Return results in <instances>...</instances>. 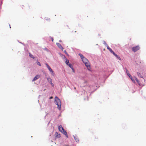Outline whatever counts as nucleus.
<instances>
[{"instance_id":"14","label":"nucleus","mask_w":146,"mask_h":146,"mask_svg":"<svg viewBox=\"0 0 146 146\" xmlns=\"http://www.w3.org/2000/svg\"><path fill=\"white\" fill-rule=\"evenodd\" d=\"M47 80L48 81V82L50 83V82H52V79L50 78H48L47 79Z\"/></svg>"},{"instance_id":"7","label":"nucleus","mask_w":146,"mask_h":146,"mask_svg":"<svg viewBox=\"0 0 146 146\" xmlns=\"http://www.w3.org/2000/svg\"><path fill=\"white\" fill-rule=\"evenodd\" d=\"M40 77V76L39 75H36L32 80L33 82H34L36 80Z\"/></svg>"},{"instance_id":"3","label":"nucleus","mask_w":146,"mask_h":146,"mask_svg":"<svg viewBox=\"0 0 146 146\" xmlns=\"http://www.w3.org/2000/svg\"><path fill=\"white\" fill-rule=\"evenodd\" d=\"M58 129L67 138H68V136L66 132L64 129L61 125H60L58 126Z\"/></svg>"},{"instance_id":"24","label":"nucleus","mask_w":146,"mask_h":146,"mask_svg":"<svg viewBox=\"0 0 146 146\" xmlns=\"http://www.w3.org/2000/svg\"><path fill=\"white\" fill-rule=\"evenodd\" d=\"M64 52L67 55H68V54L67 53V52H66V50H64Z\"/></svg>"},{"instance_id":"20","label":"nucleus","mask_w":146,"mask_h":146,"mask_svg":"<svg viewBox=\"0 0 146 146\" xmlns=\"http://www.w3.org/2000/svg\"><path fill=\"white\" fill-rule=\"evenodd\" d=\"M109 50L112 54L114 53V52L112 50L111 48Z\"/></svg>"},{"instance_id":"12","label":"nucleus","mask_w":146,"mask_h":146,"mask_svg":"<svg viewBox=\"0 0 146 146\" xmlns=\"http://www.w3.org/2000/svg\"><path fill=\"white\" fill-rule=\"evenodd\" d=\"M65 62H66V64L67 65H68V64H69V60H68L67 59H66V61Z\"/></svg>"},{"instance_id":"32","label":"nucleus","mask_w":146,"mask_h":146,"mask_svg":"<svg viewBox=\"0 0 146 146\" xmlns=\"http://www.w3.org/2000/svg\"><path fill=\"white\" fill-rule=\"evenodd\" d=\"M74 89H76V87H74Z\"/></svg>"},{"instance_id":"22","label":"nucleus","mask_w":146,"mask_h":146,"mask_svg":"<svg viewBox=\"0 0 146 146\" xmlns=\"http://www.w3.org/2000/svg\"><path fill=\"white\" fill-rule=\"evenodd\" d=\"M119 60H121V58H120L119 57V56L118 55V56H117V57H116Z\"/></svg>"},{"instance_id":"21","label":"nucleus","mask_w":146,"mask_h":146,"mask_svg":"<svg viewBox=\"0 0 146 146\" xmlns=\"http://www.w3.org/2000/svg\"><path fill=\"white\" fill-rule=\"evenodd\" d=\"M116 57H117L118 55L115 54V53L114 52L113 53V54Z\"/></svg>"},{"instance_id":"10","label":"nucleus","mask_w":146,"mask_h":146,"mask_svg":"<svg viewBox=\"0 0 146 146\" xmlns=\"http://www.w3.org/2000/svg\"><path fill=\"white\" fill-rule=\"evenodd\" d=\"M29 56L30 57L33 59L35 58V57H34V56L30 53H29Z\"/></svg>"},{"instance_id":"5","label":"nucleus","mask_w":146,"mask_h":146,"mask_svg":"<svg viewBox=\"0 0 146 146\" xmlns=\"http://www.w3.org/2000/svg\"><path fill=\"white\" fill-rule=\"evenodd\" d=\"M54 135L55 137L56 138H59L61 137L60 135L57 132L55 133Z\"/></svg>"},{"instance_id":"18","label":"nucleus","mask_w":146,"mask_h":146,"mask_svg":"<svg viewBox=\"0 0 146 146\" xmlns=\"http://www.w3.org/2000/svg\"><path fill=\"white\" fill-rule=\"evenodd\" d=\"M37 64L39 66H41V65L40 63V62H39L37 61L36 62Z\"/></svg>"},{"instance_id":"9","label":"nucleus","mask_w":146,"mask_h":146,"mask_svg":"<svg viewBox=\"0 0 146 146\" xmlns=\"http://www.w3.org/2000/svg\"><path fill=\"white\" fill-rule=\"evenodd\" d=\"M68 66L72 69L73 71L74 72V70L73 68V66L70 64H68Z\"/></svg>"},{"instance_id":"23","label":"nucleus","mask_w":146,"mask_h":146,"mask_svg":"<svg viewBox=\"0 0 146 146\" xmlns=\"http://www.w3.org/2000/svg\"><path fill=\"white\" fill-rule=\"evenodd\" d=\"M45 64L46 65L48 68V67H50L48 65V64H47L46 63Z\"/></svg>"},{"instance_id":"30","label":"nucleus","mask_w":146,"mask_h":146,"mask_svg":"<svg viewBox=\"0 0 146 146\" xmlns=\"http://www.w3.org/2000/svg\"><path fill=\"white\" fill-rule=\"evenodd\" d=\"M53 40H54L53 38H52V41H53Z\"/></svg>"},{"instance_id":"13","label":"nucleus","mask_w":146,"mask_h":146,"mask_svg":"<svg viewBox=\"0 0 146 146\" xmlns=\"http://www.w3.org/2000/svg\"><path fill=\"white\" fill-rule=\"evenodd\" d=\"M74 139H75V141L76 142H79V139H78V138H76V137H74Z\"/></svg>"},{"instance_id":"19","label":"nucleus","mask_w":146,"mask_h":146,"mask_svg":"<svg viewBox=\"0 0 146 146\" xmlns=\"http://www.w3.org/2000/svg\"><path fill=\"white\" fill-rule=\"evenodd\" d=\"M109 50L112 54L114 53V52L112 50L111 48Z\"/></svg>"},{"instance_id":"17","label":"nucleus","mask_w":146,"mask_h":146,"mask_svg":"<svg viewBox=\"0 0 146 146\" xmlns=\"http://www.w3.org/2000/svg\"><path fill=\"white\" fill-rule=\"evenodd\" d=\"M129 78L131 79L132 81L134 82H135V80H134V79L133 78L132 76H131V77H130Z\"/></svg>"},{"instance_id":"29","label":"nucleus","mask_w":146,"mask_h":146,"mask_svg":"<svg viewBox=\"0 0 146 146\" xmlns=\"http://www.w3.org/2000/svg\"><path fill=\"white\" fill-rule=\"evenodd\" d=\"M53 98V97L52 96H51L50 97V98H49V99H52Z\"/></svg>"},{"instance_id":"4","label":"nucleus","mask_w":146,"mask_h":146,"mask_svg":"<svg viewBox=\"0 0 146 146\" xmlns=\"http://www.w3.org/2000/svg\"><path fill=\"white\" fill-rule=\"evenodd\" d=\"M140 48L139 46H137L132 48V50L134 52H135L139 49Z\"/></svg>"},{"instance_id":"31","label":"nucleus","mask_w":146,"mask_h":146,"mask_svg":"<svg viewBox=\"0 0 146 146\" xmlns=\"http://www.w3.org/2000/svg\"><path fill=\"white\" fill-rule=\"evenodd\" d=\"M50 84H52V82H50Z\"/></svg>"},{"instance_id":"1","label":"nucleus","mask_w":146,"mask_h":146,"mask_svg":"<svg viewBox=\"0 0 146 146\" xmlns=\"http://www.w3.org/2000/svg\"><path fill=\"white\" fill-rule=\"evenodd\" d=\"M79 55L80 56L82 61L85 64L88 70L90 69V64L87 59L84 57L81 54H79Z\"/></svg>"},{"instance_id":"33","label":"nucleus","mask_w":146,"mask_h":146,"mask_svg":"<svg viewBox=\"0 0 146 146\" xmlns=\"http://www.w3.org/2000/svg\"><path fill=\"white\" fill-rule=\"evenodd\" d=\"M64 58H66V57H65V56H64Z\"/></svg>"},{"instance_id":"25","label":"nucleus","mask_w":146,"mask_h":146,"mask_svg":"<svg viewBox=\"0 0 146 146\" xmlns=\"http://www.w3.org/2000/svg\"><path fill=\"white\" fill-rule=\"evenodd\" d=\"M127 75L128 76H129V77H131V76L129 74V73H128V74H127Z\"/></svg>"},{"instance_id":"2","label":"nucleus","mask_w":146,"mask_h":146,"mask_svg":"<svg viewBox=\"0 0 146 146\" xmlns=\"http://www.w3.org/2000/svg\"><path fill=\"white\" fill-rule=\"evenodd\" d=\"M55 104L58 106V108L60 110L61 109V102L60 100L58 97H56L55 98Z\"/></svg>"},{"instance_id":"15","label":"nucleus","mask_w":146,"mask_h":146,"mask_svg":"<svg viewBox=\"0 0 146 146\" xmlns=\"http://www.w3.org/2000/svg\"><path fill=\"white\" fill-rule=\"evenodd\" d=\"M137 74L138 76L140 77L141 78H143L142 76L141 75V74L139 72H137Z\"/></svg>"},{"instance_id":"27","label":"nucleus","mask_w":146,"mask_h":146,"mask_svg":"<svg viewBox=\"0 0 146 146\" xmlns=\"http://www.w3.org/2000/svg\"><path fill=\"white\" fill-rule=\"evenodd\" d=\"M51 85L52 86H54V85L52 83V84H51Z\"/></svg>"},{"instance_id":"6","label":"nucleus","mask_w":146,"mask_h":146,"mask_svg":"<svg viewBox=\"0 0 146 146\" xmlns=\"http://www.w3.org/2000/svg\"><path fill=\"white\" fill-rule=\"evenodd\" d=\"M56 44L57 46L61 49L62 50H63V47L60 44L58 43H56Z\"/></svg>"},{"instance_id":"16","label":"nucleus","mask_w":146,"mask_h":146,"mask_svg":"<svg viewBox=\"0 0 146 146\" xmlns=\"http://www.w3.org/2000/svg\"><path fill=\"white\" fill-rule=\"evenodd\" d=\"M135 80H136V81L137 82V83L139 85H140V84H139V81L136 78H135Z\"/></svg>"},{"instance_id":"8","label":"nucleus","mask_w":146,"mask_h":146,"mask_svg":"<svg viewBox=\"0 0 146 146\" xmlns=\"http://www.w3.org/2000/svg\"><path fill=\"white\" fill-rule=\"evenodd\" d=\"M48 69L49 70L50 72L51 73L52 75H54V73L52 69L50 68V67H48Z\"/></svg>"},{"instance_id":"28","label":"nucleus","mask_w":146,"mask_h":146,"mask_svg":"<svg viewBox=\"0 0 146 146\" xmlns=\"http://www.w3.org/2000/svg\"><path fill=\"white\" fill-rule=\"evenodd\" d=\"M87 82H87V81H85L84 82L85 83H87Z\"/></svg>"},{"instance_id":"11","label":"nucleus","mask_w":146,"mask_h":146,"mask_svg":"<svg viewBox=\"0 0 146 146\" xmlns=\"http://www.w3.org/2000/svg\"><path fill=\"white\" fill-rule=\"evenodd\" d=\"M105 44L106 45V46L107 47V48L109 50H110L111 48L106 43H105Z\"/></svg>"},{"instance_id":"26","label":"nucleus","mask_w":146,"mask_h":146,"mask_svg":"<svg viewBox=\"0 0 146 146\" xmlns=\"http://www.w3.org/2000/svg\"><path fill=\"white\" fill-rule=\"evenodd\" d=\"M126 72L127 74H128V73H129V71H128V70H127V69H126Z\"/></svg>"}]
</instances>
